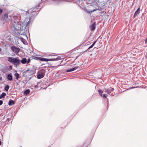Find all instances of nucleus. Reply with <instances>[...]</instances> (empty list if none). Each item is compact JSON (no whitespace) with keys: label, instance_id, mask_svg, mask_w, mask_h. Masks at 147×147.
<instances>
[{"label":"nucleus","instance_id":"13","mask_svg":"<svg viewBox=\"0 0 147 147\" xmlns=\"http://www.w3.org/2000/svg\"><path fill=\"white\" fill-rule=\"evenodd\" d=\"M78 67H74L72 68L69 69L66 71V72H69L73 71L76 69H77L78 68Z\"/></svg>","mask_w":147,"mask_h":147},{"label":"nucleus","instance_id":"24","mask_svg":"<svg viewBox=\"0 0 147 147\" xmlns=\"http://www.w3.org/2000/svg\"><path fill=\"white\" fill-rule=\"evenodd\" d=\"M32 57L33 59H34L40 60V57H38L36 56H33Z\"/></svg>","mask_w":147,"mask_h":147},{"label":"nucleus","instance_id":"26","mask_svg":"<svg viewBox=\"0 0 147 147\" xmlns=\"http://www.w3.org/2000/svg\"><path fill=\"white\" fill-rule=\"evenodd\" d=\"M93 46V45H91L89 47H88V49H87V50H86L85 51H89L88 50L90 49H91V48H92Z\"/></svg>","mask_w":147,"mask_h":147},{"label":"nucleus","instance_id":"27","mask_svg":"<svg viewBox=\"0 0 147 147\" xmlns=\"http://www.w3.org/2000/svg\"><path fill=\"white\" fill-rule=\"evenodd\" d=\"M107 96V94H104L102 96L103 97V98H106Z\"/></svg>","mask_w":147,"mask_h":147},{"label":"nucleus","instance_id":"8","mask_svg":"<svg viewBox=\"0 0 147 147\" xmlns=\"http://www.w3.org/2000/svg\"><path fill=\"white\" fill-rule=\"evenodd\" d=\"M114 90V88L111 87H110L109 88H106L105 89V91L107 92L109 94H110Z\"/></svg>","mask_w":147,"mask_h":147},{"label":"nucleus","instance_id":"15","mask_svg":"<svg viewBox=\"0 0 147 147\" xmlns=\"http://www.w3.org/2000/svg\"><path fill=\"white\" fill-rule=\"evenodd\" d=\"M15 104V101H14L10 100H9L8 102V105L9 106H11Z\"/></svg>","mask_w":147,"mask_h":147},{"label":"nucleus","instance_id":"36","mask_svg":"<svg viewBox=\"0 0 147 147\" xmlns=\"http://www.w3.org/2000/svg\"><path fill=\"white\" fill-rule=\"evenodd\" d=\"M145 43H147V38H146L145 40Z\"/></svg>","mask_w":147,"mask_h":147},{"label":"nucleus","instance_id":"39","mask_svg":"<svg viewBox=\"0 0 147 147\" xmlns=\"http://www.w3.org/2000/svg\"><path fill=\"white\" fill-rule=\"evenodd\" d=\"M47 0H42V1L43 2L45 1H46Z\"/></svg>","mask_w":147,"mask_h":147},{"label":"nucleus","instance_id":"16","mask_svg":"<svg viewBox=\"0 0 147 147\" xmlns=\"http://www.w3.org/2000/svg\"><path fill=\"white\" fill-rule=\"evenodd\" d=\"M21 62L22 64H25L27 63V59L26 58H23L21 60Z\"/></svg>","mask_w":147,"mask_h":147},{"label":"nucleus","instance_id":"41","mask_svg":"<svg viewBox=\"0 0 147 147\" xmlns=\"http://www.w3.org/2000/svg\"><path fill=\"white\" fill-rule=\"evenodd\" d=\"M1 51V48H0V51Z\"/></svg>","mask_w":147,"mask_h":147},{"label":"nucleus","instance_id":"19","mask_svg":"<svg viewBox=\"0 0 147 147\" xmlns=\"http://www.w3.org/2000/svg\"><path fill=\"white\" fill-rule=\"evenodd\" d=\"M40 60L42 61H48V59L42 57H40Z\"/></svg>","mask_w":147,"mask_h":147},{"label":"nucleus","instance_id":"20","mask_svg":"<svg viewBox=\"0 0 147 147\" xmlns=\"http://www.w3.org/2000/svg\"><path fill=\"white\" fill-rule=\"evenodd\" d=\"M85 0H76L78 3L82 4L83 3V1H85Z\"/></svg>","mask_w":147,"mask_h":147},{"label":"nucleus","instance_id":"5","mask_svg":"<svg viewBox=\"0 0 147 147\" xmlns=\"http://www.w3.org/2000/svg\"><path fill=\"white\" fill-rule=\"evenodd\" d=\"M33 72L32 70L28 69L23 72L22 74L24 76L26 77L29 76L32 74Z\"/></svg>","mask_w":147,"mask_h":147},{"label":"nucleus","instance_id":"2","mask_svg":"<svg viewBox=\"0 0 147 147\" xmlns=\"http://www.w3.org/2000/svg\"><path fill=\"white\" fill-rule=\"evenodd\" d=\"M39 6L40 4H38L37 5L35 6V7L30 9L27 11V12H28V13L31 15V16L30 17V19L32 18L35 17L38 14V13H36L40 10L39 9H38Z\"/></svg>","mask_w":147,"mask_h":147},{"label":"nucleus","instance_id":"29","mask_svg":"<svg viewBox=\"0 0 147 147\" xmlns=\"http://www.w3.org/2000/svg\"><path fill=\"white\" fill-rule=\"evenodd\" d=\"M3 102L2 100H0V106L3 104Z\"/></svg>","mask_w":147,"mask_h":147},{"label":"nucleus","instance_id":"37","mask_svg":"<svg viewBox=\"0 0 147 147\" xmlns=\"http://www.w3.org/2000/svg\"><path fill=\"white\" fill-rule=\"evenodd\" d=\"M9 118H8L7 119L6 121H9Z\"/></svg>","mask_w":147,"mask_h":147},{"label":"nucleus","instance_id":"3","mask_svg":"<svg viewBox=\"0 0 147 147\" xmlns=\"http://www.w3.org/2000/svg\"><path fill=\"white\" fill-rule=\"evenodd\" d=\"M7 60L9 62L11 63L13 65L15 66L16 67L18 66L21 63L20 60L17 58H14L11 57H8Z\"/></svg>","mask_w":147,"mask_h":147},{"label":"nucleus","instance_id":"40","mask_svg":"<svg viewBox=\"0 0 147 147\" xmlns=\"http://www.w3.org/2000/svg\"><path fill=\"white\" fill-rule=\"evenodd\" d=\"M1 144V141H0V145Z\"/></svg>","mask_w":147,"mask_h":147},{"label":"nucleus","instance_id":"11","mask_svg":"<svg viewBox=\"0 0 147 147\" xmlns=\"http://www.w3.org/2000/svg\"><path fill=\"white\" fill-rule=\"evenodd\" d=\"M37 76V78L40 79L43 78L44 77V75L42 72H40L38 74Z\"/></svg>","mask_w":147,"mask_h":147},{"label":"nucleus","instance_id":"4","mask_svg":"<svg viewBox=\"0 0 147 147\" xmlns=\"http://www.w3.org/2000/svg\"><path fill=\"white\" fill-rule=\"evenodd\" d=\"M2 17L4 20H5L7 23H9V22H10L11 23L13 24V22H14L15 21L12 20V17L10 16H9L7 13L4 14Z\"/></svg>","mask_w":147,"mask_h":147},{"label":"nucleus","instance_id":"21","mask_svg":"<svg viewBox=\"0 0 147 147\" xmlns=\"http://www.w3.org/2000/svg\"><path fill=\"white\" fill-rule=\"evenodd\" d=\"M14 75L15 76V77H16V80H18V79L19 78V74L18 73H15V74H14Z\"/></svg>","mask_w":147,"mask_h":147},{"label":"nucleus","instance_id":"32","mask_svg":"<svg viewBox=\"0 0 147 147\" xmlns=\"http://www.w3.org/2000/svg\"><path fill=\"white\" fill-rule=\"evenodd\" d=\"M96 40L92 44V45H93V46L95 44V43H96Z\"/></svg>","mask_w":147,"mask_h":147},{"label":"nucleus","instance_id":"1","mask_svg":"<svg viewBox=\"0 0 147 147\" xmlns=\"http://www.w3.org/2000/svg\"><path fill=\"white\" fill-rule=\"evenodd\" d=\"M30 23L29 21L27 22L24 21L22 23L21 22L20 24H19L18 21L15 20L14 22H13V25L15 30H20V34L24 35L27 36L26 32Z\"/></svg>","mask_w":147,"mask_h":147},{"label":"nucleus","instance_id":"10","mask_svg":"<svg viewBox=\"0 0 147 147\" xmlns=\"http://www.w3.org/2000/svg\"><path fill=\"white\" fill-rule=\"evenodd\" d=\"M48 61H58L61 59V57L60 56H58L55 58L48 59Z\"/></svg>","mask_w":147,"mask_h":147},{"label":"nucleus","instance_id":"14","mask_svg":"<svg viewBox=\"0 0 147 147\" xmlns=\"http://www.w3.org/2000/svg\"><path fill=\"white\" fill-rule=\"evenodd\" d=\"M96 22H94L93 24L91 25L90 26V28H91V30L92 31L94 30L95 29V25Z\"/></svg>","mask_w":147,"mask_h":147},{"label":"nucleus","instance_id":"25","mask_svg":"<svg viewBox=\"0 0 147 147\" xmlns=\"http://www.w3.org/2000/svg\"><path fill=\"white\" fill-rule=\"evenodd\" d=\"M98 92L100 96H102V93L103 92V91L101 90H98Z\"/></svg>","mask_w":147,"mask_h":147},{"label":"nucleus","instance_id":"7","mask_svg":"<svg viewBox=\"0 0 147 147\" xmlns=\"http://www.w3.org/2000/svg\"><path fill=\"white\" fill-rule=\"evenodd\" d=\"M11 49L13 52L16 54L18 53L20 50V48H17L15 46L11 47Z\"/></svg>","mask_w":147,"mask_h":147},{"label":"nucleus","instance_id":"12","mask_svg":"<svg viewBox=\"0 0 147 147\" xmlns=\"http://www.w3.org/2000/svg\"><path fill=\"white\" fill-rule=\"evenodd\" d=\"M7 78L8 80L11 81L13 80V77L11 74H8L7 76Z\"/></svg>","mask_w":147,"mask_h":147},{"label":"nucleus","instance_id":"34","mask_svg":"<svg viewBox=\"0 0 147 147\" xmlns=\"http://www.w3.org/2000/svg\"><path fill=\"white\" fill-rule=\"evenodd\" d=\"M135 88V87H131L129 88V89H132V88Z\"/></svg>","mask_w":147,"mask_h":147},{"label":"nucleus","instance_id":"30","mask_svg":"<svg viewBox=\"0 0 147 147\" xmlns=\"http://www.w3.org/2000/svg\"><path fill=\"white\" fill-rule=\"evenodd\" d=\"M3 12V9H1L0 8V15L1 14V13Z\"/></svg>","mask_w":147,"mask_h":147},{"label":"nucleus","instance_id":"38","mask_svg":"<svg viewBox=\"0 0 147 147\" xmlns=\"http://www.w3.org/2000/svg\"><path fill=\"white\" fill-rule=\"evenodd\" d=\"M2 79V77H0V81Z\"/></svg>","mask_w":147,"mask_h":147},{"label":"nucleus","instance_id":"31","mask_svg":"<svg viewBox=\"0 0 147 147\" xmlns=\"http://www.w3.org/2000/svg\"><path fill=\"white\" fill-rule=\"evenodd\" d=\"M96 40L92 44V45H93V46L95 44V43H96Z\"/></svg>","mask_w":147,"mask_h":147},{"label":"nucleus","instance_id":"17","mask_svg":"<svg viewBox=\"0 0 147 147\" xmlns=\"http://www.w3.org/2000/svg\"><path fill=\"white\" fill-rule=\"evenodd\" d=\"M6 95V94L5 92H2L1 94L0 95V99H1L2 98H4Z\"/></svg>","mask_w":147,"mask_h":147},{"label":"nucleus","instance_id":"33","mask_svg":"<svg viewBox=\"0 0 147 147\" xmlns=\"http://www.w3.org/2000/svg\"><path fill=\"white\" fill-rule=\"evenodd\" d=\"M96 40L92 44V45H93V46L95 44V43H96Z\"/></svg>","mask_w":147,"mask_h":147},{"label":"nucleus","instance_id":"23","mask_svg":"<svg viewBox=\"0 0 147 147\" xmlns=\"http://www.w3.org/2000/svg\"><path fill=\"white\" fill-rule=\"evenodd\" d=\"M9 88V85H7L4 88V90L6 91H8Z\"/></svg>","mask_w":147,"mask_h":147},{"label":"nucleus","instance_id":"9","mask_svg":"<svg viewBox=\"0 0 147 147\" xmlns=\"http://www.w3.org/2000/svg\"><path fill=\"white\" fill-rule=\"evenodd\" d=\"M140 7L138 8L137 10L135 11V13L134 16V18H135L140 13Z\"/></svg>","mask_w":147,"mask_h":147},{"label":"nucleus","instance_id":"35","mask_svg":"<svg viewBox=\"0 0 147 147\" xmlns=\"http://www.w3.org/2000/svg\"><path fill=\"white\" fill-rule=\"evenodd\" d=\"M12 66H9V68L10 69H12Z\"/></svg>","mask_w":147,"mask_h":147},{"label":"nucleus","instance_id":"28","mask_svg":"<svg viewBox=\"0 0 147 147\" xmlns=\"http://www.w3.org/2000/svg\"><path fill=\"white\" fill-rule=\"evenodd\" d=\"M30 59L28 58V59L27 61V63H28L30 62Z\"/></svg>","mask_w":147,"mask_h":147},{"label":"nucleus","instance_id":"18","mask_svg":"<svg viewBox=\"0 0 147 147\" xmlns=\"http://www.w3.org/2000/svg\"><path fill=\"white\" fill-rule=\"evenodd\" d=\"M30 92V90L29 89H27L24 92L23 94L26 95H27Z\"/></svg>","mask_w":147,"mask_h":147},{"label":"nucleus","instance_id":"22","mask_svg":"<svg viewBox=\"0 0 147 147\" xmlns=\"http://www.w3.org/2000/svg\"><path fill=\"white\" fill-rule=\"evenodd\" d=\"M21 41L24 44H26V40L23 38L21 37L20 38Z\"/></svg>","mask_w":147,"mask_h":147},{"label":"nucleus","instance_id":"6","mask_svg":"<svg viewBox=\"0 0 147 147\" xmlns=\"http://www.w3.org/2000/svg\"><path fill=\"white\" fill-rule=\"evenodd\" d=\"M101 8L100 7H98V8L94 9L93 10L91 11H88L86 8H85L84 9V11L89 14H91L92 12L96 11V10H99L100 11H101Z\"/></svg>","mask_w":147,"mask_h":147}]
</instances>
